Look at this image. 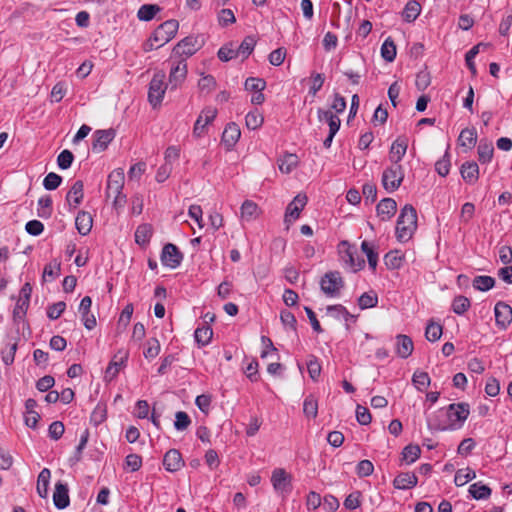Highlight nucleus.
Here are the masks:
<instances>
[{
    "mask_svg": "<svg viewBox=\"0 0 512 512\" xmlns=\"http://www.w3.org/2000/svg\"><path fill=\"white\" fill-rule=\"evenodd\" d=\"M128 356L129 352L127 350H119L107 367L106 376H110L111 378L115 377L125 365Z\"/></svg>",
    "mask_w": 512,
    "mask_h": 512,
    "instance_id": "b1692460",
    "label": "nucleus"
},
{
    "mask_svg": "<svg viewBox=\"0 0 512 512\" xmlns=\"http://www.w3.org/2000/svg\"><path fill=\"white\" fill-rule=\"evenodd\" d=\"M421 454V449L418 445L409 444L404 447L402 451L403 460L407 462V464L414 463Z\"/></svg>",
    "mask_w": 512,
    "mask_h": 512,
    "instance_id": "09e8293b",
    "label": "nucleus"
},
{
    "mask_svg": "<svg viewBox=\"0 0 512 512\" xmlns=\"http://www.w3.org/2000/svg\"><path fill=\"white\" fill-rule=\"evenodd\" d=\"M54 505L58 509L66 508L70 503V498L68 494V486L62 482H57L55 484V490L53 494Z\"/></svg>",
    "mask_w": 512,
    "mask_h": 512,
    "instance_id": "4be33fe9",
    "label": "nucleus"
},
{
    "mask_svg": "<svg viewBox=\"0 0 512 512\" xmlns=\"http://www.w3.org/2000/svg\"><path fill=\"white\" fill-rule=\"evenodd\" d=\"M240 136L241 131L239 126L234 122H230L226 125L222 133L221 141L228 150H231L238 142Z\"/></svg>",
    "mask_w": 512,
    "mask_h": 512,
    "instance_id": "a211bd4d",
    "label": "nucleus"
},
{
    "mask_svg": "<svg viewBox=\"0 0 512 512\" xmlns=\"http://www.w3.org/2000/svg\"><path fill=\"white\" fill-rule=\"evenodd\" d=\"M412 381L415 387L420 391H423V389L430 385V377L428 373L422 371H416L413 375Z\"/></svg>",
    "mask_w": 512,
    "mask_h": 512,
    "instance_id": "bf43d9fd",
    "label": "nucleus"
},
{
    "mask_svg": "<svg viewBox=\"0 0 512 512\" xmlns=\"http://www.w3.org/2000/svg\"><path fill=\"white\" fill-rule=\"evenodd\" d=\"M163 465L169 472H177L184 466L181 453L177 449H170L163 457Z\"/></svg>",
    "mask_w": 512,
    "mask_h": 512,
    "instance_id": "6ab92c4d",
    "label": "nucleus"
},
{
    "mask_svg": "<svg viewBox=\"0 0 512 512\" xmlns=\"http://www.w3.org/2000/svg\"><path fill=\"white\" fill-rule=\"evenodd\" d=\"M377 303L378 297L374 292L363 293L358 299V305L362 310L373 308L377 305Z\"/></svg>",
    "mask_w": 512,
    "mask_h": 512,
    "instance_id": "5fc2aeb1",
    "label": "nucleus"
},
{
    "mask_svg": "<svg viewBox=\"0 0 512 512\" xmlns=\"http://www.w3.org/2000/svg\"><path fill=\"white\" fill-rule=\"evenodd\" d=\"M458 141L462 147L472 149L477 142V133L474 128H465L461 131Z\"/></svg>",
    "mask_w": 512,
    "mask_h": 512,
    "instance_id": "473e14b6",
    "label": "nucleus"
},
{
    "mask_svg": "<svg viewBox=\"0 0 512 512\" xmlns=\"http://www.w3.org/2000/svg\"><path fill=\"white\" fill-rule=\"evenodd\" d=\"M472 285L476 290L488 291L494 287L495 279L486 275L476 276L473 279Z\"/></svg>",
    "mask_w": 512,
    "mask_h": 512,
    "instance_id": "37998d69",
    "label": "nucleus"
},
{
    "mask_svg": "<svg viewBox=\"0 0 512 512\" xmlns=\"http://www.w3.org/2000/svg\"><path fill=\"white\" fill-rule=\"evenodd\" d=\"M244 86L247 91L256 93L266 88V81L258 77H248L245 80Z\"/></svg>",
    "mask_w": 512,
    "mask_h": 512,
    "instance_id": "864d4df0",
    "label": "nucleus"
},
{
    "mask_svg": "<svg viewBox=\"0 0 512 512\" xmlns=\"http://www.w3.org/2000/svg\"><path fill=\"white\" fill-rule=\"evenodd\" d=\"M190 424H191V420L186 412L178 411L175 414L174 427L176 430H178V431L186 430Z\"/></svg>",
    "mask_w": 512,
    "mask_h": 512,
    "instance_id": "338daca9",
    "label": "nucleus"
},
{
    "mask_svg": "<svg viewBox=\"0 0 512 512\" xmlns=\"http://www.w3.org/2000/svg\"><path fill=\"white\" fill-rule=\"evenodd\" d=\"M62 182V177L54 172L48 173L44 180L43 186L46 190H55L57 189Z\"/></svg>",
    "mask_w": 512,
    "mask_h": 512,
    "instance_id": "0e129e2a",
    "label": "nucleus"
},
{
    "mask_svg": "<svg viewBox=\"0 0 512 512\" xmlns=\"http://www.w3.org/2000/svg\"><path fill=\"white\" fill-rule=\"evenodd\" d=\"M478 160L481 163L491 162L494 154V147L491 141L481 139L477 148Z\"/></svg>",
    "mask_w": 512,
    "mask_h": 512,
    "instance_id": "cd10ccee",
    "label": "nucleus"
},
{
    "mask_svg": "<svg viewBox=\"0 0 512 512\" xmlns=\"http://www.w3.org/2000/svg\"><path fill=\"white\" fill-rule=\"evenodd\" d=\"M299 163V158L296 154L293 153H285L282 157L278 159V166L282 173H290L293 169L297 167Z\"/></svg>",
    "mask_w": 512,
    "mask_h": 512,
    "instance_id": "c756f323",
    "label": "nucleus"
},
{
    "mask_svg": "<svg viewBox=\"0 0 512 512\" xmlns=\"http://www.w3.org/2000/svg\"><path fill=\"white\" fill-rule=\"evenodd\" d=\"M310 79H311V86L309 88V94L314 97L321 90V88L325 82V77L322 73L312 72Z\"/></svg>",
    "mask_w": 512,
    "mask_h": 512,
    "instance_id": "6e6d98bb",
    "label": "nucleus"
},
{
    "mask_svg": "<svg viewBox=\"0 0 512 512\" xmlns=\"http://www.w3.org/2000/svg\"><path fill=\"white\" fill-rule=\"evenodd\" d=\"M88 440H89V430L85 429L80 436V441L75 449L74 456L71 458V461L73 463L79 462L81 460L83 450L85 449V447L88 443Z\"/></svg>",
    "mask_w": 512,
    "mask_h": 512,
    "instance_id": "4d7b16f0",
    "label": "nucleus"
},
{
    "mask_svg": "<svg viewBox=\"0 0 512 512\" xmlns=\"http://www.w3.org/2000/svg\"><path fill=\"white\" fill-rule=\"evenodd\" d=\"M217 55L218 58L223 62H227L229 60L239 57L237 49L234 47L233 43L222 46L218 50Z\"/></svg>",
    "mask_w": 512,
    "mask_h": 512,
    "instance_id": "3c124183",
    "label": "nucleus"
},
{
    "mask_svg": "<svg viewBox=\"0 0 512 512\" xmlns=\"http://www.w3.org/2000/svg\"><path fill=\"white\" fill-rule=\"evenodd\" d=\"M165 73L156 72L149 83L148 101L153 108L159 106L163 100L168 84H165Z\"/></svg>",
    "mask_w": 512,
    "mask_h": 512,
    "instance_id": "423d86ee",
    "label": "nucleus"
},
{
    "mask_svg": "<svg viewBox=\"0 0 512 512\" xmlns=\"http://www.w3.org/2000/svg\"><path fill=\"white\" fill-rule=\"evenodd\" d=\"M204 44L203 37L189 35L180 40L173 48V54L185 58V60L194 55Z\"/></svg>",
    "mask_w": 512,
    "mask_h": 512,
    "instance_id": "0eeeda50",
    "label": "nucleus"
},
{
    "mask_svg": "<svg viewBox=\"0 0 512 512\" xmlns=\"http://www.w3.org/2000/svg\"><path fill=\"white\" fill-rule=\"evenodd\" d=\"M124 171L123 169H115L109 175L107 179L106 197H114V206L122 205L126 201V196L122 194L124 186Z\"/></svg>",
    "mask_w": 512,
    "mask_h": 512,
    "instance_id": "7ed1b4c3",
    "label": "nucleus"
},
{
    "mask_svg": "<svg viewBox=\"0 0 512 512\" xmlns=\"http://www.w3.org/2000/svg\"><path fill=\"white\" fill-rule=\"evenodd\" d=\"M420 12H421V5L417 1L412 0L406 4V6L403 10L402 16L406 22L410 23V22H413L416 20V18L419 16Z\"/></svg>",
    "mask_w": 512,
    "mask_h": 512,
    "instance_id": "c9c22d12",
    "label": "nucleus"
},
{
    "mask_svg": "<svg viewBox=\"0 0 512 512\" xmlns=\"http://www.w3.org/2000/svg\"><path fill=\"white\" fill-rule=\"evenodd\" d=\"M361 250L366 254L369 267L374 271L376 270L378 263V253L374 250V247L367 241L361 243Z\"/></svg>",
    "mask_w": 512,
    "mask_h": 512,
    "instance_id": "49530a36",
    "label": "nucleus"
},
{
    "mask_svg": "<svg viewBox=\"0 0 512 512\" xmlns=\"http://www.w3.org/2000/svg\"><path fill=\"white\" fill-rule=\"evenodd\" d=\"M28 307H29V302H27L25 300L18 299V301L14 307V310H13V319L15 322H19V321L23 320V318L25 317V315L27 313Z\"/></svg>",
    "mask_w": 512,
    "mask_h": 512,
    "instance_id": "774afa93",
    "label": "nucleus"
},
{
    "mask_svg": "<svg viewBox=\"0 0 512 512\" xmlns=\"http://www.w3.org/2000/svg\"><path fill=\"white\" fill-rule=\"evenodd\" d=\"M179 28V22L170 19L160 24L153 32L151 41L156 43V47L160 48L174 38Z\"/></svg>",
    "mask_w": 512,
    "mask_h": 512,
    "instance_id": "39448f33",
    "label": "nucleus"
},
{
    "mask_svg": "<svg viewBox=\"0 0 512 512\" xmlns=\"http://www.w3.org/2000/svg\"><path fill=\"white\" fill-rule=\"evenodd\" d=\"M116 136V131L113 128L105 130H96L93 133L92 150L94 152H103L108 148V145L113 141Z\"/></svg>",
    "mask_w": 512,
    "mask_h": 512,
    "instance_id": "9b49d317",
    "label": "nucleus"
},
{
    "mask_svg": "<svg viewBox=\"0 0 512 512\" xmlns=\"http://www.w3.org/2000/svg\"><path fill=\"white\" fill-rule=\"evenodd\" d=\"M256 44V40L253 36H246L241 44L236 47L239 57L242 59L248 58V56L253 52Z\"/></svg>",
    "mask_w": 512,
    "mask_h": 512,
    "instance_id": "58836bf2",
    "label": "nucleus"
},
{
    "mask_svg": "<svg viewBox=\"0 0 512 512\" xmlns=\"http://www.w3.org/2000/svg\"><path fill=\"white\" fill-rule=\"evenodd\" d=\"M264 122L263 115L258 111V109H255L253 111H250L246 117H245V123L248 129L250 130H256L259 127L262 126Z\"/></svg>",
    "mask_w": 512,
    "mask_h": 512,
    "instance_id": "c03bdc74",
    "label": "nucleus"
},
{
    "mask_svg": "<svg viewBox=\"0 0 512 512\" xmlns=\"http://www.w3.org/2000/svg\"><path fill=\"white\" fill-rule=\"evenodd\" d=\"M212 336L213 330L209 325L198 327L194 332L195 341L200 347L208 345L211 342Z\"/></svg>",
    "mask_w": 512,
    "mask_h": 512,
    "instance_id": "7c9ffc66",
    "label": "nucleus"
},
{
    "mask_svg": "<svg viewBox=\"0 0 512 512\" xmlns=\"http://www.w3.org/2000/svg\"><path fill=\"white\" fill-rule=\"evenodd\" d=\"M303 412L308 418H315L318 413V403L313 395L305 398L303 403Z\"/></svg>",
    "mask_w": 512,
    "mask_h": 512,
    "instance_id": "8fccbe9b",
    "label": "nucleus"
},
{
    "mask_svg": "<svg viewBox=\"0 0 512 512\" xmlns=\"http://www.w3.org/2000/svg\"><path fill=\"white\" fill-rule=\"evenodd\" d=\"M439 412L447 417V422H429V427L438 431L454 430L460 428L467 420L470 414V407L469 404L465 402L453 403L447 407L445 412L442 410Z\"/></svg>",
    "mask_w": 512,
    "mask_h": 512,
    "instance_id": "f257e3e1",
    "label": "nucleus"
},
{
    "mask_svg": "<svg viewBox=\"0 0 512 512\" xmlns=\"http://www.w3.org/2000/svg\"><path fill=\"white\" fill-rule=\"evenodd\" d=\"M50 478V470L48 468H43L38 475L36 486L37 493L41 498H46L48 496Z\"/></svg>",
    "mask_w": 512,
    "mask_h": 512,
    "instance_id": "c85d7f7f",
    "label": "nucleus"
},
{
    "mask_svg": "<svg viewBox=\"0 0 512 512\" xmlns=\"http://www.w3.org/2000/svg\"><path fill=\"white\" fill-rule=\"evenodd\" d=\"M92 217L90 213L86 211H79L76 219H75V226L78 230L79 234L85 236L87 235L91 229H92Z\"/></svg>",
    "mask_w": 512,
    "mask_h": 512,
    "instance_id": "bb28decb",
    "label": "nucleus"
},
{
    "mask_svg": "<svg viewBox=\"0 0 512 512\" xmlns=\"http://www.w3.org/2000/svg\"><path fill=\"white\" fill-rule=\"evenodd\" d=\"M470 306V300L463 295H459L453 299L451 308L455 314L462 315L470 308Z\"/></svg>",
    "mask_w": 512,
    "mask_h": 512,
    "instance_id": "de8ad7c7",
    "label": "nucleus"
},
{
    "mask_svg": "<svg viewBox=\"0 0 512 512\" xmlns=\"http://www.w3.org/2000/svg\"><path fill=\"white\" fill-rule=\"evenodd\" d=\"M475 477L476 473L473 469L469 467L465 469H459L455 474L454 483L456 486H464Z\"/></svg>",
    "mask_w": 512,
    "mask_h": 512,
    "instance_id": "a18cd8bd",
    "label": "nucleus"
},
{
    "mask_svg": "<svg viewBox=\"0 0 512 512\" xmlns=\"http://www.w3.org/2000/svg\"><path fill=\"white\" fill-rule=\"evenodd\" d=\"M417 228L416 209L406 204L400 211L396 225V237L400 242H407Z\"/></svg>",
    "mask_w": 512,
    "mask_h": 512,
    "instance_id": "f03ea898",
    "label": "nucleus"
},
{
    "mask_svg": "<svg viewBox=\"0 0 512 512\" xmlns=\"http://www.w3.org/2000/svg\"><path fill=\"white\" fill-rule=\"evenodd\" d=\"M307 369L310 378L313 381H317L321 373V365L315 356L311 355L309 357V360L307 362Z\"/></svg>",
    "mask_w": 512,
    "mask_h": 512,
    "instance_id": "e2e57ef3",
    "label": "nucleus"
},
{
    "mask_svg": "<svg viewBox=\"0 0 512 512\" xmlns=\"http://www.w3.org/2000/svg\"><path fill=\"white\" fill-rule=\"evenodd\" d=\"M376 211L383 221L389 220L397 211V203L392 198H384L378 203Z\"/></svg>",
    "mask_w": 512,
    "mask_h": 512,
    "instance_id": "412c9836",
    "label": "nucleus"
},
{
    "mask_svg": "<svg viewBox=\"0 0 512 512\" xmlns=\"http://www.w3.org/2000/svg\"><path fill=\"white\" fill-rule=\"evenodd\" d=\"M342 246H345L346 249L342 252V259L344 262L354 271H358L362 269L365 265L364 259L360 258L357 255V250L354 247L348 245L346 241L341 243Z\"/></svg>",
    "mask_w": 512,
    "mask_h": 512,
    "instance_id": "dca6fc26",
    "label": "nucleus"
},
{
    "mask_svg": "<svg viewBox=\"0 0 512 512\" xmlns=\"http://www.w3.org/2000/svg\"><path fill=\"white\" fill-rule=\"evenodd\" d=\"M495 322L500 329H506L512 322V307L499 301L494 307Z\"/></svg>",
    "mask_w": 512,
    "mask_h": 512,
    "instance_id": "2eb2a0df",
    "label": "nucleus"
},
{
    "mask_svg": "<svg viewBox=\"0 0 512 512\" xmlns=\"http://www.w3.org/2000/svg\"><path fill=\"white\" fill-rule=\"evenodd\" d=\"M259 214L258 205L250 200L244 201L241 206V216L243 219L250 221L255 219Z\"/></svg>",
    "mask_w": 512,
    "mask_h": 512,
    "instance_id": "79ce46f5",
    "label": "nucleus"
},
{
    "mask_svg": "<svg viewBox=\"0 0 512 512\" xmlns=\"http://www.w3.org/2000/svg\"><path fill=\"white\" fill-rule=\"evenodd\" d=\"M160 11V7L156 4H144L138 12L137 17L142 21H150Z\"/></svg>",
    "mask_w": 512,
    "mask_h": 512,
    "instance_id": "a19ab883",
    "label": "nucleus"
},
{
    "mask_svg": "<svg viewBox=\"0 0 512 512\" xmlns=\"http://www.w3.org/2000/svg\"><path fill=\"white\" fill-rule=\"evenodd\" d=\"M450 155L446 151L444 156L435 163V170L440 176H447L450 171Z\"/></svg>",
    "mask_w": 512,
    "mask_h": 512,
    "instance_id": "052dcab7",
    "label": "nucleus"
},
{
    "mask_svg": "<svg viewBox=\"0 0 512 512\" xmlns=\"http://www.w3.org/2000/svg\"><path fill=\"white\" fill-rule=\"evenodd\" d=\"M322 292L329 297H336L344 287V280L338 271H330L324 274L320 281Z\"/></svg>",
    "mask_w": 512,
    "mask_h": 512,
    "instance_id": "1a4fd4ad",
    "label": "nucleus"
},
{
    "mask_svg": "<svg viewBox=\"0 0 512 512\" xmlns=\"http://www.w3.org/2000/svg\"><path fill=\"white\" fill-rule=\"evenodd\" d=\"M217 116V109L211 106L205 107L195 121L193 136L201 138L206 133L207 125L211 124Z\"/></svg>",
    "mask_w": 512,
    "mask_h": 512,
    "instance_id": "9d476101",
    "label": "nucleus"
},
{
    "mask_svg": "<svg viewBox=\"0 0 512 512\" xmlns=\"http://www.w3.org/2000/svg\"><path fill=\"white\" fill-rule=\"evenodd\" d=\"M307 201L308 199L305 194L296 195L286 208L284 217L285 223L290 224L296 219H298L301 211L306 206Z\"/></svg>",
    "mask_w": 512,
    "mask_h": 512,
    "instance_id": "ddd939ff",
    "label": "nucleus"
},
{
    "mask_svg": "<svg viewBox=\"0 0 512 512\" xmlns=\"http://www.w3.org/2000/svg\"><path fill=\"white\" fill-rule=\"evenodd\" d=\"M491 492V489L487 485L482 484L481 482L474 483L469 487L470 495L476 500L489 498Z\"/></svg>",
    "mask_w": 512,
    "mask_h": 512,
    "instance_id": "e433bc0d",
    "label": "nucleus"
},
{
    "mask_svg": "<svg viewBox=\"0 0 512 512\" xmlns=\"http://www.w3.org/2000/svg\"><path fill=\"white\" fill-rule=\"evenodd\" d=\"M381 56L387 62H393L396 57V45L391 37L385 39L381 46Z\"/></svg>",
    "mask_w": 512,
    "mask_h": 512,
    "instance_id": "ea45409f",
    "label": "nucleus"
},
{
    "mask_svg": "<svg viewBox=\"0 0 512 512\" xmlns=\"http://www.w3.org/2000/svg\"><path fill=\"white\" fill-rule=\"evenodd\" d=\"M182 259L183 255L176 245L168 243L163 247L161 253V262L164 266L175 269L181 264Z\"/></svg>",
    "mask_w": 512,
    "mask_h": 512,
    "instance_id": "f8f14e48",
    "label": "nucleus"
},
{
    "mask_svg": "<svg viewBox=\"0 0 512 512\" xmlns=\"http://www.w3.org/2000/svg\"><path fill=\"white\" fill-rule=\"evenodd\" d=\"M152 236V227L149 224H142L135 231V242L139 245H146Z\"/></svg>",
    "mask_w": 512,
    "mask_h": 512,
    "instance_id": "4c0bfd02",
    "label": "nucleus"
},
{
    "mask_svg": "<svg viewBox=\"0 0 512 512\" xmlns=\"http://www.w3.org/2000/svg\"><path fill=\"white\" fill-rule=\"evenodd\" d=\"M414 349L413 341L411 337L398 334L396 336V353L399 357L406 359L408 358Z\"/></svg>",
    "mask_w": 512,
    "mask_h": 512,
    "instance_id": "5701e85b",
    "label": "nucleus"
},
{
    "mask_svg": "<svg viewBox=\"0 0 512 512\" xmlns=\"http://www.w3.org/2000/svg\"><path fill=\"white\" fill-rule=\"evenodd\" d=\"M404 177L405 173L402 165L392 164L382 173V186L388 193H392L401 186Z\"/></svg>",
    "mask_w": 512,
    "mask_h": 512,
    "instance_id": "20e7f679",
    "label": "nucleus"
},
{
    "mask_svg": "<svg viewBox=\"0 0 512 512\" xmlns=\"http://www.w3.org/2000/svg\"><path fill=\"white\" fill-rule=\"evenodd\" d=\"M460 174L467 184H475L479 179V166L475 161H466L460 167Z\"/></svg>",
    "mask_w": 512,
    "mask_h": 512,
    "instance_id": "aec40b11",
    "label": "nucleus"
},
{
    "mask_svg": "<svg viewBox=\"0 0 512 512\" xmlns=\"http://www.w3.org/2000/svg\"><path fill=\"white\" fill-rule=\"evenodd\" d=\"M404 255L399 250L389 251L384 256V262L388 269H399L403 265Z\"/></svg>",
    "mask_w": 512,
    "mask_h": 512,
    "instance_id": "2f4dec72",
    "label": "nucleus"
},
{
    "mask_svg": "<svg viewBox=\"0 0 512 512\" xmlns=\"http://www.w3.org/2000/svg\"><path fill=\"white\" fill-rule=\"evenodd\" d=\"M418 483V478L414 473L402 472L399 473L394 481L393 485L396 489L407 490L415 487Z\"/></svg>",
    "mask_w": 512,
    "mask_h": 512,
    "instance_id": "393cba45",
    "label": "nucleus"
},
{
    "mask_svg": "<svg viewBox=\"0 0 512 512\" xmlns=\"http://www.w3.org/2000/svg\"><path fill=\"white\" fill-rule=\"evenodd\" d=\"M73 160V153L67 149L63 150L57 157L58 167L62 170L68 169L71 167Z\"/></svg>",
    "mask_w": 512,
    "mask_h": 512,
    "instance_id": "69168bd1",
    "label": "nucleus"
},
{
    "mask_svg": "<svg viewBox=\"0 0 512 512\" xmlns=\"http://www.w3.org/2000/svg\"><path fill=\"white\" fill-rule=\"evenodd\" d=\"M408 148V139L405 136L398 137L391 145L389 151V160L392 164L401 165L400 161L406 154Z\"/></svg>",
    "mask_w": 512,
    "mask_h": 512,
    "instance_id": "f3484780",
    "label": "nucleus"
},
{
    "mask_svg": "<svg viewBox=\"0 0 512 512\" xmlns=\"http://www.w3.org/2000/svg\"><path fill=\"white\" fill-rule=\"evenodd\" d=\"M17 351V342L8 343L2 350V361L5 365L9 366L14 362L15 353Z\"/></svg>",
    "mask_w": 512,
    "mask_h": 512,
    "instance_id": "680f3d73",
    "label": "nucleus"
},
{
    "mask_svg": "<svg viewBox=\"0 0 512 512\" xmlns=\"http://www.w3.org/2000/svg\"><path fill=\"white\" fill-rule=\"evenodd\" d=\"M84 184L81 180H77L72 185L71 189L66 195V200L70 206L76 208L83 200L84 197Z\"/></svg>",
    "mask_w": 512,
    "mask_h": 512,
    "instance_id": "a878e982",
    "label": "nucleus"
},
{
    "mask_svg": "<svg viewBox=\"0 0 512 512\" xmlns=\"http://www.w3.org/2000/svg\"><path fill=\"white\" fill-rule=\"evenodd\" d=\"M53 212L52 209V198L50 195L42 196L38 199L37 215L40 218L48 219L51 217Z\"/></svg>",
    "mask_w": 512,
    "mask_h": 512,
    "instance_id": "72a5a7b5",
    "label": "nucleus"
},
{
    "mask_svg": "<svg viewBox=\"0 0 512 512\" xmlns=\"http://www.w3.org/2000/svg\"><path fill=\"white\" fill-rule=\"evenodd\" d=\"M442 335V326L435 322H429L426 330L425 337L430 342H435L440 339Z\"/></svg>",
    "mask_w": 512,
    "mask_h": 512,
    "instance_id": "603ef678",
    "label": "nucleus"
},
{
    "mask_svg": "<svg viewBox=\"0 0 512 512\" xmlns=\"http://www.w3.org/2000/svg\"><path fill=\"white\" fill-rule=\"evenodd\" d=\"M271 483L275 492L282 498H286L292 492V475L283 468L272 471Z\"/></svg>",
    "mask_w": 512,
    "mask_h": 512,
    "instance_id": "6e6552de",
    "label": "nucleus"
},
{
    "mask_svg": "<svg viewBox=\"0 0 512 512\" xmlns=\"http://www.w3.org/2000/svg\"><path fill=\"white\" fill-rule=\"evenodd\" d=\"M186 77L187 63L185 61V58H182L171 67L168 85H170L172 90L177 89L185 81Z\"/></svg>",
    "mask_w": 512,
    "mask_h": 512,
    "instance_id": "4468645a",
    "label": "nucleus"
},
{
    "mask_svg": "<svg viewBox=\"0 0 512 512\" xmlns=\"http://www.w3.org/2000/svg\"><path fill=\"white\" fill-rule=\"evenodd\" d=\"M161 346L160 342L156 338H150L147 341V348L144 351V357L146 359H153L160 353Z\"/></svg>",
    "mask_w": 512,
    "mask_h": 512,
    "instance_id": "13d9d810",
    "label": "nucleus"
},
{
    "mask_svg": "<svg viewBox=\"0 0 512 512\" xmlns=\"http://www.w3.org/2000/svg\"><path fill=\"white\" fill-rule=\"evenodd\" d=\"M490 44L488 43H478L477 45L473 46L465 55V61H466V65L468 67V69L470 70V72L473 74V75H476L477 73V70H476V66H475V57L476 55L479 53L480 51V48L483 47V48H487L489 47Z\"/></svg>",
    "mask_w": 512,
    "mask_h": 512,
    "instance_id": "f704fd0d",
    "label": "nucleus"
}]
</instances>
